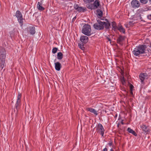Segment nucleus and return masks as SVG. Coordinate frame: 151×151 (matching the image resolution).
Listing matches in <instances>:
<instances>
[{"mask_svg":"<svg viewBox=\"0 0 151 151\" xmlns=\"http://www.w3.org/2000/svg\"><path fill=\"white\" fill-rule=\"evenodd\" d=\"M97 23L93 24V27L97 30H102L104 29V27L106 29H109L110 26V23L108 21L105 22L99 20L97 21Z\"/></svg>","mask_w":151,"mask_h":151,"instance_id":"f257e3e1","label":"nucleus"},{"mask_svg":"<svg viewBox=\"0 0 151 151\" xmlns=\"http://www.w3.org/2000/svg\"><path fill=\"white\" fill-rule=\"evenodd\" d=\"M91 29L90 25L85 24L82 28V32L84 34L87 36H90L91 35Z\"/></svg>","mask_w":151,"mask_h":151,"instance_id":"f03ea898","label":"nucleus"},{"mask_svg":"<svg viewBox=\"0 0 151 151\" xmlns=\"http://www.w3.org/2000/svg\"><path fill=\"white\" fill-rule=\"evenodd\" d=\"M150 76L149 74L146 72L141 73L139 76V78L141 81V83L143 85L145 84V80L148 79Z\"/></svg>","mask_w":151,"mask_h":151,"instance_id":"7ed1b4c3","label":"nucleus"},{"mask_svg":"<svg viewBox=\"0 0 151 151\" xmlns=\"http://www.w3.org/2000/svg\"><path fill=\"white\" fill-rule=\"evenodd\" d=\"M145 48H135L132 51L133 53L136 56H138L140 54L145 53Z\"/></svg>","mask_w":151,"mask_h":151,"instance_id":"20e7f679","label":"nucleus"},{"mask_svg":"<svg viewBox=\"0 0 151 151\" xmlns=\"http://www.w3.org/2000/svg\"><path fill=\"white\" fill-rule=\"evenodd\" d=\"M96 130L98 133L100 134L101 135L102 137H104L105 130L101 124H98L96 127Z\"/></svg>","mask_w":151,"mask_h":151,"instance_id":"39448f33","label":"nucleus"},{"mask_svg":"<svg viewBox=\"0 0 151 151\" xmlns=\"http://www.w3.org/2000/svg\"><path fill=\"white\" fill-rule=\"evenodd\" d=\"M80 42L78 44V46L80 47H81L84 45V44L86 43L88 41V37L86 36H82L80 38Z\"/></svg>","mask_w":151,"mask_h":151,"instance_id":"423d86ee","label":"nucleus"},{"mask_svg":"<svg viewBox=\"0 0 151 151\" xmlns=\"http://www.w3.org/2000/svg\"><path fill=\"white\" fill-rule=\"evenodd\" d=\"M15 16L17 18L20 24V25L22 26L23 24V21L21 13L19 11L17 10L16 12Z\"/></svg>","mask_w":151,"mask_h":151,"instance_id":"0eeeda50","label":"nucleus"},{"mask_svg":"<svg viewBox=\"0 0 151 151\" xmlns=\"http://www.w3.org/2000/svg\"><path fill=\"white\" fill-rule=\"evenodd\" d=\"M6 54V51L4 48H0V59H5Z\"/></svg>","mask_w":151,"mask_h":151,"instance_id":"6e6552de","label":"nucleus"},{"mask_svg":"<svg viewBox=\"0 0 151 151\" xmlns=\"http://www.w3.org/2000/svg\"><path fill=\"white\" fill-rule=\"evenodd\" d=\"M140 3L137 0H132L131 2L132 6L134 8H137L140 6Z\"/></svg>","mask_w":151,"mask_h":151,"instance_id":"1a4fd4ad","label":"nucleus"},{"mask_svg":"<svg viewBox=\"0 0 151 151\" xmlns=\"http://www.w3.org/2000/svg\"><path fill=\"white\" fill-rule=\"evenodd\" d=\"M140 127L142 130L145 133L147 134L150 131V129L148 126H147L143 124L140 125Z\"/></svg>","mask_w":151,"mask_h":151,"instance_id":"9d476101","label":"nucleus"},{"mask_svg":"<svg viewBox=\"0 0 151 151\" xmlns=\"http://www.w3.org/2000/svg\"><path fill=\"white\" fill-rule=\"evenodd\" d=\"M75 9L79 12H83L86 10V9L85 7H80L77 4H75L74 5Z\"/></svg>","mask_w":151,"mask_h":151,"instance_id":"9b49d317","label":"nucleus"},{"mask_svg":"<svg viewBox=\"0 0 151 151\" xmlns=\"http://www.w3.org/2000/svg\"><path fill=\"white\" fill-rule=\"evenodd\" d=\"M27 30L28 33L32 35H34L35 33V28L33 26H30L27 27Z\"/></svg>","mask_w":151,"mask_h":151,"instance_id":"f8f14e48","label":"nucleus"},{"mask_svg":"<svg viewBox=\"0 0 151 151\" xmlns=\"http://www.w3.org/2000/svg\"><path fill=\"white\" fill-rule=\"evenodd\" d=\"M55 64L56 70L58 71H59L62 67L61 64L59 62H57L55 63Z\"/></svg>","mask_w":151,"mask_h":151,"instance_id":"ddd939ff","label":"nucleus"},{"mask_svg":"<svg viewBox=\"0 0 151 151\" xmlns=\"http://www.w3.org/2000/svg\"><path fill=\"white\" fill-rule=\"evenodd\" d=\"M0 61V67L1 68V70L3 69L5 66V59H1Z\"/></svg>","mask_w":151,"mask_h":151,"instance_id":"4468645a","label":"nucleus"},{"mask_svg":"<svg viewBox=\"0 0 151 151\" xmlns=\"http://www.w3.org/2000/svg\"><path fill=\"white\" fill-rule=\"evenodd\" d=\"M87 110L90 112L96 115H98L97 111L91 108H87Z\"/></svg>","mask_w":151,"mask_h":151,"instance_id":"2eb2a0df","label":"nucleus"},{"mask_svg":"<svg viewBox=\"0 0 151 151\" xmlns=\"http://www.w3.org/2000/svg\"><path fill=\"white\" fill-rule=\"evenodd\" d=\"M21 104V100H17V101L16 102V103L15 104V108L16 109H17V111H18V110L19 109V107L20 106Z\"/></svg>","mask_w":151,"mask_h":151,"instance_id":"dca6fc26","label":"nucleus"},{"mask_svg":"<svg viewBox=\"0 0 151 151\" xmlns=\"http://www.w3.org/2000/svg\"><path fill=\"white\" fill-rule=\"evenodd\" d=\"M127 131L129 132L132 134L133 135L135 136H137V134L130 127H128L127 128Z\"/></svg>","mask_w":151,"mask_h":151,"instance_id":"f3484780","label":"nucleus"},{"mask_svg":"<svg viewBox=\"0 0 151 151\" xmlns=\"http://www.w3.org/2000/svg\"><path fill=\"white\" fill-rule=\"evenodd\" d=\"M96 12L97 16L99 18H101L103 14L102 11L100 9H98L97 10Z\"/></svg>","mask_w":151,"mask_h":151,"instance_id":"a211bd4d","label":"nucleus"},{"mask_svg":"<svg viewBox=\"0 0 151 151\" xmlns=\"http://www.w3.org/2000/svg\"><path fill=\"white\" fill-rule=\"evenodd\" d=\"M100 5L99 1L98 0H96L93 3L94 9H96Z\"/></svg>","mask_w":151,"mask_h":151,"instance_id":"6ab92c4d","label":"nucleus"},{"mask_svg":"<svg viewBox=\"0 0 151 151\" xmlns=\"http://www.w3.org/2000/svg\"><path fill=\"white\" fill-rule=\"evenodd\" d=\"M37 7L39 10L42 11L44 9V8L42 6V4L38 2L37 5Z\"/></svg>","mask_w":151,"mask_h":151,"instance_id":"aec40b11","label":"nucleus"},{"mask_svg":"<svg viewBox=\"0 0 151 151\" xmlns=\"http://www.w3.org/2000/svg\"><path fill=\"white\" fill-rule=\"evenodd\" d=\"M118 29L120 32H122L124 34L125 33V29L121 25H119Z\"/></svg>","mask_w":151,"mask_h":151,"instance_id":"412c9836","label":"nucleus"},{"mask_svg":"<svg viewBox=\"0 0 151 151\" xmlns=\"http://www.w3.org/2000/svg\"><path fill=\"white\" fill-rule=\"evenodd\" d=\"M124 39L123 37L120 36L117 39V43L120 44H121L122 41Z\"/></svg>","mask_w":151,"mask_h":151,"instance_id":"4be33fe9","label":"nucleus"},{"mask_svg":"<svg viewBox=\"0 0 151 151\" xmlns=\"http://www.w3.org/2000/svg\"><path fill=\"white\" fill-rule=\"evenodd\" d=\"M63 58V54L61 52L58 53L57 58L59 60H61Z\"/></svg>","mask_w":151,"mask_h":151,"instance_id":"5701e85b","label":"nucleus"},{"mask_svg":"<svg viewBox=\"0 0 151 151\" xmlns=\"http://www.w3.org/2000/svg\"><path fill=\"white\" fill-rule=\"evenodd\" d=\"M112 25L113 27V29L115 30L116 29L117 27L116 25V23L115 22H112Z\"/></svg>","mask_w":151,"mask_h":151,"instance_id":"b1692460","label":"nucleus"},{"mask_svg":"<svg viewBox=\"0 0 151 151\" xmlns=\"http://www.w3.org/2000/svg\"><path fill=\"white\" fill-rule=\"evenodd\" d=\"M141 3L143 4H145L148 2V0H139Z\"/></svg>","mask_w":151,"mask_h":151,"instance_id":"393cba45","label":"nucleus"},{"mask_svg":"<svg viewBox=\"0 0 151 151\" xmlns=\"http://www.w3.org/2000/svg\"><path fill=\"white\" fill-rule=\"evenodd\" d=\"M84 2L86 3H90L93 2L94 0H83Z\"/></svg>","mask_w":151,"mask_h":151,"instance_id":"a878e982","label":"nucleus"},{"mask_svg":"<svg viewBox=\"0 0 151 151\" xmlns=\"http://www.w3.org/2000/svg\"><path fill=\"white\" fill-rule=\"evenodd\" d=\"M57 48H53L52 50V52L54 54L56 53L57 50Z\"/></svg>","mask_w":151,"mask_h":151,"instance_id":"bb28decb","label":"nucleus"},{"mask_svg":"<svg viewBox=\"0 0 151 151\" xmlns=\"http://www.w3.org/2000/svg\"><path fill=\"white\" fill-rule=\"evenodd\" d=\"M21 97H22L21 94L20 93H19L18 95L17 100H21Z\"/></svg>","mask_w":151,"mask_h":151,"instance_id":"cd10ccee","label":"nucleus"},{"mask_svg":"<svg viewBox=\"0 0 151 151\" xmlns=\"http://www.w3.org/2000/svg\"><path fill=\"white\" fill-rule=\"evenodd\" d=\"M132 22H129V23L126 25L125 26L127 27H129V25H130V24H132Z\"/></svg>","mask_w":151,"mask_h":151,"instance_id":"c85d7f7f","label":"nucleus"},{"mask_svg":"<svg viewBox=\"0 0 151 151\" xmlns=\"http://www.w3.org/2000/svg\"><path fill=\"white\" fill-rule=\"evenodd\" d=\"M148 46H147V45H140V46H139L138 47H147Z\"/></svg>","mask_w":151,"mask_h":151,"instance_id":"c756f323","label":"nucleus"},{"mask_svg":"<svg viewBox=\"0 0 151 151\" xmlns=\"http://www.w3.org/2000/svg\"><path fill=\"white\" fill-rule=\"evenodd\" d=\"M134 88L133 86L131 84L130 85V90H133V88Z\"/></svg>","mask_w":151,"mask_h":151,"instance_id":"7c9ffc66","label":"nucleus"},{"mask_svg":"<svg viewBox=\"0 0 151 151\" xmlns=\"http://www.w3.org/2000/svg\"><path fill=\"white\" fill-rule=\"evenodd\" d=\"M132 91L133 90H130V95H131L130 96H133V93L132 92Z\"/></svg>","mask_w":151,"mask_h":151,"instance_id":"2f4dec72","label":"nucleus"},{"mask_svg":"<svg viewBox=\"0 0 151 151\" xmlns=\"http://www.w3.org/2000/svg\"><path fill=\"white\" fill-rule=\"evenodd\" d=\"M147 18L151 20V15H148Z\"/></svg>","mask_w":151,"mask_h":151,"instance_id":"473e14b6","label":"nucleus"},{"mask_svg":"<svg viewBox=\"0 0 151 151\" xmlns=\"http://www.w3.org/2000/svg\"><path fill=\"white\" fill-rule=\"evenodd\" d=\"M108 151L106 147H105V148H104L102 150V151Z\"/></svg>","mask_w":151,"mask_h":151,"instance_id":"72a5a7b5","label":"nucleus"},{"mask_svg":"<svg viewBox=\"0 0 151 151\" xmlns=\"http://www.w3.org/2000/svg\"><path fill=\"white\" fill-rule=\"evenodd\" d=\"M108 145L109 146H111L112 145V142H109L108 143Z\"/></svg>","mask_w":151,"mask_h":151,"instance_id":"f704fd0d","label":"nucleus"},{"mask_svg":"<svg viewBox=\"0 0 151 151\" xmlns=\"http://www.w3.org/2000/svg\"><path fill=\"white\" fill-rule=\"evenodd\" d=\"M107 40H108V41L109 42V43H111V40L109 38H108Z\"/></svg>","mask_w":151,"mask_h":151,"instance_id":"c9c22d12","label":"nucleus"},{"mask_svg":"<svg viewBox=\"0 0 151 151\" xmlns=\"http://www.w3.org/2000/svg\"><path fill=\"white\" fill-rule=\"evenodd\" d=\"M81 50H82L84 51L85 48L83 47V48H80Z\"/></svg>","mask_w":151,"mask_h":151,"instance_id":"e433bc0d","label":"nucleus"},{"mask_svg":"<svg viewBox=\"0 0 151 151\" xmlns=\"http://www.w3.org/2000/svg\"><path fill=\"white\" fill-rule=\"evenodd\" d=\"M122 81H124V82H125V79L124 78H123Z\"/></svg>","mask_w":151,"mask_h":151,"instance_id":"4c0bfd02","label":"nucleus"},{"mask_svg":"<svg viewBox=\"0 0 151 151\" xmlns=\"http://www.w3.org/2000/svg\"><path fill=\"white\" fill-rule=\"evenodd\" d=\"M121 123L122 124H124V123L123 122V121H122L121 122Z\"/></svg>","mask_w":151,"mask_h":151,"instance_id":"58836bf2","label":"nucleus"},{"mask_svg":"<svg viewBox=\"0 0 151 151\" xmlns=\"http://www.w3.org/2000/svg\"><path fill=\"white\" fill-rule=\"evenodd\" d=\"M109 151H114V150L112 148H111L110 150Z\"/></svg>","mask_w":151,"mask_h":151,"instance_id":"ea45409f","label":"nucleus"},{"mask_svg":"<svg viewBox=\"0 0 151 151\" xmlns=\"http://www.w3.org/2000/svg\"><path fill=\"white\" fill-rule=\"evenodd\" d=\"M150 2H151V0H148Z\"/></svg>","mask_w":151,"mask_h":151,"instance_id":"a19ab883","label":"nucleus"},{"mask_svg":"<svg viewBox=\"0 0 151 151\" xmlns=\"http://www.w3.org/2000/svg\"><path fill=\"white\" fill-rule=\"evenodd\" d=\"M76 17H74L73 18V19H76Z\"/></svg>","mask_w":151,"mask_h":151,"instance_id":"79ce46f5","label":"nucleus"}]
</instances>
